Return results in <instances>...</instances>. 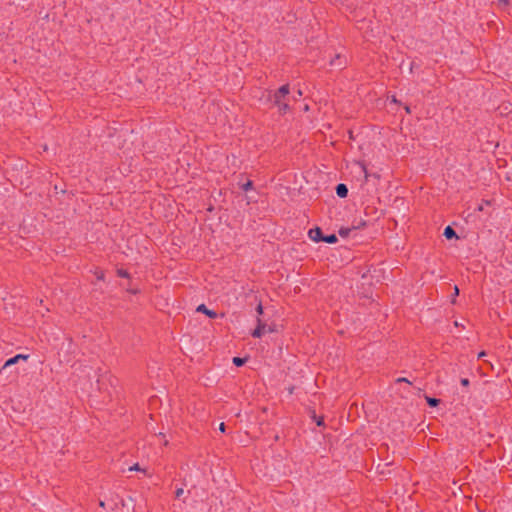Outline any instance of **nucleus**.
Returning a JSON list of instances; mask_svg holds the SVG:
<instances>
[{"instance_id":"nucleus-14","label":"nucleus","mask_w":512,"mask_h":512,"mask_svg":"<svg viewBox=\"0 0 512 512\" xmlns=\"http://www.w3.org/2000/svg\"><path fill=\"white\" fill-rule=\"evenodd\" d=\"M251 187H252V182L251 181H247L246 183H244L242 185V189L245 190V191L249 190Z\"/></svg>"},{"instance_id":"nucleus-15","label":"nucleus","mask_w":512,"mask_h":512,"mask_svg":"<svg viewBox=\"0 0 512 512\" xmlns=\"http://www.w3.org/2000/svg\"><path fill=\"white\" fill-rule=\"evenodd\" d=\"M183 494H184V489L183 488H178L176 490V492H175L176 498H180Z\"/></svg>"},{"instance_id":"nucleus-10","label":"nucleus","mask_w":512,"mask_h":512,"mask_svg":"<svg viewBox=\"0 0 512 512\" xmlns=\"http://www.w3.org/2000/svg\"><path fill=\"white\" fill-rule=\"evenodd\" d=\"M129 471H142L143 473H147L146 469H142L139 464H134L129 468Z\"/></svg>"},{"instance_id":"nucleus-22","label":"nucleus","mask_w":512,"mask_h":512,"mask_svg":"<svg viewBox=\"0 0 512 512\" xmlns=\"http://www.w3.org/2000/svg\"><path fill=\"white\" fill-rule=\"evenodd\" d=\"M17 356H20V359H23V360H27L28 359V355L18 354Z\"/></svg>"},{"instance_id":"nucleus-23","label":"nucleus","mask_w":512,"mask_h":512,"mask_svg":"<svg viewBox=\"0 0 512 512\" xmlns=\"http://www.w3.org/2000/svg\"><path fill=\"white\" fill-rule=\"evenodd\" d=\"M97 278H98V279H102V278H103V273H102V272H100L99 274H97Z\"/></svg>"},{"instance_id":"nucleus-7","label":"nucleus","mask_w":512,"mask_h":512,"mask_svg":"<svg viewBox=\"0 0 512 512\" xmlns=\"http://www.w3.org/2000/svg\"><path fill=\"white\" fill-rule=\"evenodd\" d=\"M19 360H20V356H14V357L8 359L5 362V364L3 365L2 369H0V373H2V371L5 370L6 368L16 364Z\"/></svg>"},{"instance_id":"nucleus-12","label":"nucleus","mask_w":512,"mask_h":512,"mask_svg":"<svg viewBox=\"0 0 512 512\" xmlns=\"http://www.w3.org/2000/svg\"><path fill=\"white\" fill-rule=\"evenodd\" d=\"M426 400L430 406H436L439 403V400L435 398L426 397Z\"/></svg>"},{"instance_id":"nucleus-2","label":"nucleus","mask_w":512,"mask_h":512,"mask_svg":"<svg viewBox=\"0 0 512 512\" xmlns=\"http://www.w3.org/2000/svg\"><path fill=\"white\" fill-rule=\"evenodd\" d=\"M352 173L355 176L363 177L364 181H367L370 176L365 165L361 162H355L353 164Z\"/></svg>"},{"instance_id":"nucleus-20","label":"nucleus","mask_w":512,"mask_h":512,"mask_svg":"<svg viewBox=\"0 0 512 512\" xmlns=\"http://www.w3.org/2000/svg\"><path fill=\"white\" fill-rule=\"evenodd\" d=\"M219 430H220L221 432H225V424H224V423H221V424L219 425Z\"/></svg>"},{"instance_id":"nucleus-18","label":"nucleus","mask_w":512,"mask_h":512,"mask_svg":"<svg viewBox=\"0 0 512 512\" xmlns=\"http://www.w3.org/2000/svg\"><path fill=\"white\" fill-rule=\"evenodd\" d=\"M461 384H462L463 386H468V385H469V380H468V379H466V378H464V379H462V380H461Z\"/></svg>"},{"instance_id":"nucleus-4","label":"nucleus","mask_w":512,"mask_h":512,"mask_svg":"<svg viewBox=\"0 0 512 512\" xmlns=\"http://www.w3.org/2000/svg\"><path fill=\"white\" fill-rule=\"evenodd\" d=\"M308 234H309V238L314 242L323 240L322 232H321L320 228L311 229Z\"/></svg>"},{"instance_id":"nucleus-11","label":"nucleus","mask_w":512,"mask_h":512,"mask_svg":"<svg viewBox=\"0 0 512 512\" xmlns=\"http://www.w3.org/2000/svg\"><path fill=\"white\" fill-rule=\"evenodd\" d=\"M233 363H234L236 366H242V365L245 363V359H243V358H239V357H234V358H233Z\"/></svg>"},{"instance_id":"nucleus-30","label":"nucleus","mask_w":512,"mask_h":512,"mask_svg":"<svg viewBox=\"0 0 512 512\" xmlns=\"http://www.w3.org/2000/svg\"><path fill=\"white\" fill-rule=\"evenodd\" d=\"M100 506H101V507H104V506H105V504H104V502H103V501H101V502H100Z\"/></svg>"},{"instance_id":"nucleus-19","label":"nucleus","mask_w":512,"mask_h":512,"mask_svg":"<svg viewBox=\"0 0 512 512\" xmlns=\"http://www.w3.org/2000/svg\"><path fill=\"white\" fill-rule=\"evenodd\" d=\"M118 274L122 277H126L127 276V272L126 271H123V270H119L118 271Z\"/></svg>"},{"instance_id":"nucleus-27","label":"nucleus","mask_w":512,"mask_h":512,"mask_svg":"<svg viewBox=\"0 0 512 512\" xmlns=\"http://www.w3.org/2000/svg\"><path fill=\"white\" fill-rule=\"evenodd\" d=\"M301 95H302V91L298 90L297 96H301Z\"/></svg>"},{"instance_id":"nucleus-17","label":"nucleus","mask_w":512,"mask_h":512,"mask_svg":"<svg viewBox=\"0 0 512 512\" xmlns=\"http://www.w3.org/2000/svg\"><path fill=\"white\" fill-rule=\"evenodd\" d=\"M256 311H257V313H258L259 315H261V314L263 313V307H262V305H261V304H259V305L257 306Z\"/></svg>"},{"instance_id":"nucleus-6","label":"nucleus","mask_w":512,"mask_h":512,"mask_svg":"<svg viewBox=\"0 0 512 512\" xmlns=\"http://www.w3.org/2000/svg\"><path fill=\"white\" fill-rule=\"evenodd\" d=\"M197 311L206 314L210 318H215L216 317V313L214 311H212V310H209L204 304H200L197 307Z\"/></svg>"},{"instance_id":"nucleus-29","label":"nucleus","mask_w":512,"mask_h":512,"mask_svg":"<svg viewBox=\"0 0 512 512\" xmlns=\"http://www.w3.org/2000/svg\"><path fill=\"white\" fill-rule=\"evenodd\" d=\"M308 109H309L308 105H305L304 110L308 111Z\"/></svg>"},{"instance_id":"nucleus-9","label":"nucleus","mask_w":512,"mask_h":512,"mask_svg":"<svg viewBox=\"0 0 512 512\" xmlns=\"http://www.w3.org/2000/svg\"><path fill=\"white\" fill-rule=\"evenodd\" d=\"M322 241L332 244L337 241V237H336V235L332 234L327 237H323Z\"/></svg>"},{"instance_id":"nucleus-1","label":"nucleus","mask_w":512,"mask_h":512,"mask_svg":"<svg viewBox=\"0 0 512 512\" xmlns=\"http://www.w3.org/2000/svg\"><path fill=\"white\" fill-rule=\"evenodd\" d=\"M257 327L252 332V336L259 338L266 332H274L275 329L272 326H268L265 322H263L259 317L257 318Z\"/></svg>"},{"instance_id":"nucleus-21","label":"nucleus","mask_w":512,"mask_h":512,"mask_svg":"<svg viewBox=\"0 0 512 512\" xmlns=\"http://www.w3.org/2000/svg\"><path fill=\"white\" fill-rule=\"evenodd\" d=\"M459 294V289L457 286L454 287V293L453 296H457Z\"/></svg>"},{"instance_id":"nucleus-16","label":"nucleus","mask_w":512,"mask_h":512,"mask_svg":"<svg viewBox=\"0 0 512 512\" xmlns=\"http://www.w3.org/2000/svg\"><path fill=\"white\" fill-rule=\"evenodd\" d=\"M278 107L281 111H286L288 109V105L283 101H281V105H278Z\"/></svg>"},{"instance_id":"nucleus-28","label":"nucleus","mask_w":512,"mask_h":512,"mask_svg":"<svg viewBox=\"0 0 512 512\" xmlns=\"http://www.w3.org/2000/svg\"><path fill=\"white\" fill-rule=\"evenodd\" d=\"M405 110L409 113L410 112V108L408 106L405 107Z\"/></svg>"},{"instance_id":"nucleus-25","label":"nucleus","mask_w":512,"mask_h":512,"mask_svg":"<svg viewBox=\"0 0 512 512\" xmlns=\"http://www.w3.org/2000/svg\"><path fill=\"white\" fill-rule=\"evenodd\" d=\"M398 381L408 382L406 378H399Z\"/></svg>"},{"instance_id":"nucleus-24","label":"nucleus","mask_w":512,"mask_h":512,"mask_svg":"<svg viewBox=\"0 0 512 512\" xmlns=\"http://www.w3.org/2000/svg\"><path fill=\"white\" fill-rule=\"evenodd\" d=\"M484 356H485V352H483V351H482V352H480V353H479V355H478V357H479V358H482V357H484Z\"/></svg>"},{"instance_id":"nucleus-3","label":"nucleus","mask_w":512,"mask_h":512,"mask_svg":"<svg viewBox=\"0 0 512 512\" xmlns=\"http://www.w3.org/2000/svg\"><path fill=\"white\" fill-rule=\"evenodd\" d=\"M289 93L288 85H283L279 88V90L274 94V102L276 105H281V101L283 98Z\"/></svg>"},{"instance_id":"nucleus-13","label":"nucleus","mask_w":512,"mask_h":512,"mask_svg":"<svg viewBox=\"0 0 512 512\" xmlns=\"http://www.w3.org/2000/svg\"><path fill=\"white\" fill-rule=\"evenodd\" d=\"M350 230H351L350 228H341L339 230V235L342 237H346V236H348Z\"/></svg>"},{"instance_id":"nucleus-8","label":"nucleus","mask_w":512,"mask_h":512,"mask_svg":"<svg viewBox=\"0 0 512 512\" xmlns=\"http://www.w3.org/2000/svg\"><path fill=\"white\" fill-rule=\"evenodd\" d=\"M444 236L447 239H452V238L456 237V233H455V231L450 226H447L444 229Z\"/></svg>"},{"instance_id":"nucleus-26","label":"nucleus","mask_w":512,"mask_h":512,"mask_svg":"<svg viewBox=\"0 0 512 512\" xmlns=\"http://www.w3.org/2000/svg\"><path fill=\"white\" fill-rule=\"evenodd\" d=\"M501 3L508 4V0H499Z\"/></svg>"},{"instance_id":"nucleus-5","label":"nucleus","mask_w":512,"mask_h":512,"mask_svg":"<svg viewBox=\"0 0 512 512\" xmlns=\"http://www.w3.org/2000/svg\"><path fill=\"white\" fill-rule=\"evenodd\" d=\"M336 194L340 198H345L348 194V189L345 184H338L336 187Z\"/></svg>"}]
</instances>
